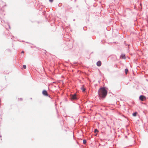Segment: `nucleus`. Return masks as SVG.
<instances>
[{"label": "nucleus", "instance_id": "1", "mask_svg": "<svg viewBox=\"0 0 148 148\" xmlns=\"http://www.w3.org/2000/svg\"><path fill=\"white\" fill-rule=\"evenodd\" d=\"M107 91L104 87L100 88L98 90V93L100 98H105L107 94Z\"/></svg>", "mask_w": 148, "mask_h": 148}, {"label": "nucleus", "instance_id": "2", "mask_svg": "<svg viewBox=\"0 0 148 148\" xmlns=\"http://www.w3.org/2000/svg\"><path fill=\"white\" fill-rule=\"evenodd\" d=\"M139 98V99L142 101H143L146 99L145 97L143 95H140Z\"/></svg>", "mask_w": 148, "mask_h": 148}, {"label": "nucleus", "instance_id": "3", "mask_svg": "<svg viewBox=\"0 0 148 148\" xmlns=\"http://www.w3.org/2000/svg\"><path fill=\"white\" fill-rule=\"evenodd\" d=\"M71 99H72L73 100H76L77 99V98L76 97V95L75 94H74L72 95H71Z\"/></svg>", "mask_w": 148, "mask_h": 148}, {"label": "nucleus", "instance_id": "4", "mask_svg": "<svg viewBox=\"0 0 148 148\" xmlns=\"http://www.w3.org/2000/svg\"><path fill=\"white\" fill-rule=\"evenodd\" d=\"M42 93L45 96H49V97L50 96V95H49L47 91L45 90H44L42 91Z\"/></svg>", "mask_w": 148, "mask_h": 148}, {"label": "nucleus", "instance_id": "5", "mask_svg": "<svg viewBox=\"0 0 148 148\" xmlns=\"http://www.w3.org/2000/svg\"><path fill=\"white\" fill-rule=\"evenodd\" d=\"M101 62L100 61H98L97 63V65L98 66H100L101 65Z\"/></svg>", "mask_w": 148, "mask_h": 148}, {"label": "nucleus", "instance_id": "6", "mask_svg": "<svg viewBox=\"0 0 148 148\" xmlns=\"http://www.w3.org/2000/svg\"><path fill=\"white\" fill-rule=\"evenodd\" d=\"M125 54H121V56H120V58H122L123 59H125Z\"/></svg>", "mask_w": 148, "mask_h": 148}, {"label": "nucleus", "instance_id": "7", "mask_svg": "<svg viewBox=\"0 0 148 148\" xmlns=\"http://www.w3.org/2000/svg\"><path fill=\"white\" fill-rule=\"evenodd\" d=\"M137 112H134L133 114L132 115L133 116H136Z\"/></svg>", "mask_w": 148, "mask_h": 148}, {"label": "nucleus", "instance_id": "8", "mask_svg": "<svg viewBox=\"0 0 148 148\" xmlns=\"http://www.w3.org/2000/svg\"><path fill=\"white\" fill-rule=\"evenodd\" d=\"M86 140L85 139H84L83 140V143L84 144H86Z\"/></svg>", "mask_w": 148, "mask_h": 148}, {"label": "nucleus", "instance_id": "9", "mask_svg": "<svg viewBox=\"0 0 148 148\" xmlns=\"http://www.w3.org/2000/svg\"><path fill=\"white\" fill-rule=\"evenodd\" d=\"M125 72L126 74H127L128 71V69H125Z\"/></svg>", "mask_w": 148, "mask_h": 148}, {"label": "nucleus", "instance_id": "10", "mask_svg": "<svg viewBox=\"0 0 148 148\" xmlns=\"http://www.w3.org/2000/svg\"><path fill=\"white\" fill-rule=\"evenodd\" d=\"M81 89L83 91H85V89L84 87H82L81 88Z\"/></svg>", "mask_w": 148, "mask_h": 148}, {"label": "nucleus", "instance_id": "11", "mask_svg": "<svg viewBox=\"0 0 148 148\" xmlns=\"http://www.w3.org/2000/svg\"><path fill=\"white\" fill-rule=\"evenodd\" d=\"M98 130L97 129H95L94 131L95 132H98Z\"/></svg>", "mask_w": 148, "mask_h": 148}, {"label": "nucleus", "instance_id": "12", "mask_svg": "<svg viewBox=\"0 0 148 148\" xmlns=\"http://www.w3.org/2000/svg\"><path fill=\"white\" fill-rule=\"evenodd\" d=\"M23 67L24 69H26V66L25 65H23Z\"/></svg>", "mask_w": 148, "mask_h": 148}, {"label": "nucleus", "instance_id": "13", "mask_svg": "<svg viewBox=\"0 0 148 148\" xmlns=\"http://www.w3.org/2000/svg\"><path fill=\"white\" fill-rule=\"evenodd\" d=\"M49 1H50L51 2H52L53 1V0H49Z\"/></svg>", "mask_w": 148, "mask_h": 148}, {"label": "nucleus", "instance_id": "14", "mask_svg": "<svg viewBox=\"0 0 148 148\" xmlns=\"http://www.w3.org/2000/svg\"><path fill=\"white\" fill-rule=\"evenodd\" d=\"M24 53V51H23L21 52V53Z\"/></svg>", "mask_w": 148, "mask_h": 148}, {"label": "nucleus", "instance_id": "15", "mask_svg": "<svg viewBox=\"0 0 148 148\" xmlns=\"http://www.w3.org/2000/svg\"><path fill=\"white\" fill-rule=\"evenodd\" d=\"M23 56H24V55H23V56H22V57H23Z\"/></svg>", "mask_w": 148, "mask_h": 148}, {"label": "nucleus", "instance_id": "16", "mask_svg": "<svg viewBox=\"0 0 148 148\" xmlns=\"http://www.w3.org/2000/svg\"><path fill=\"white\" fill-rule=\"evenodd\" d=\"M21 100H22V99L21 98Z\"/></svg>", "mask_w": 148, "mask_h": 148}]
</instances>
